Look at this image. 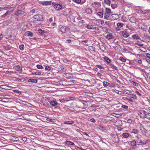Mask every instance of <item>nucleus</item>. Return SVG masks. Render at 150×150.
Wrapping results in <instances>:
<instances>
[{
    "label": "nucleus",
    "mask_w": 150,
    "mask_h": 150,
    "mask_svg": "<svg viewBox=\"0 0 150 150\" xmlns=\"http://www.w3.org/2000/svg\"><path fill=\"white\" fill-rule=\"evenodd\" d=\"M105 12L104 13V17L106 19H108L110 15L111 14L112 12L110 9L106 8Z\"/></svg>",
    "instance_id": "obj_1"
},
{
    "label": "nucleus",
    "mask_w": 150,
    "mask_h": 150,
    "mask_svg": "<svg viewBox=\"0 0 150 150\" xmlns=\"http://www.w3.org/2000/svg\"><path fill=\"white\" fill-rule=\"evenodd\" d=\"M43 18V16L41 15H37L34 16L33 18V21L35 22V21H41Z\"/></svg>",
    "instance_id": "obj_2"
},
{
    "label": "nucleus",
    "mask_w": 150,
    "mask_h": 150,
    "mask_svg": "<svg viewBox=\"0 0 150 150\" xmlns=\"http://www.w3.org/2000/svg\"><path fill=\"white\" fill-rule=\"evenodd\" d=\"M79 102H80L83 105V107H76L77 108H80L81 109H84L86 108L88 106V103L85 100H79Z\"/></svg>",
    "instance_id": "obj_3"
},
{
    "label": "nucleus",
    "mask_w": 150,
    "mask_h": 150,
    "mask_svg": "<svg viewBox=\"0 0 150 150\" xmlns=\"http://www.w3.org/2000/svg\"><path fill=\"white\" fill-rule=\"evenodd\" d=\"M93 7L96 10H98L100 9L101 6V4L100 3L96 2L92 4Z\"/></svg>",
    "instance_id": "obj_4"
},
{
    "label": "nucleus",
    "mask_w": 150,
    "mask_h": 150,
    "mask_svg": "<svg viewBox=\"0 0 150 150\" xmlns=\"http://www.w3.org/2000/svg\"><path fill=\"white\" fill-rule=\"evenodd\" d=\"M62 13L63 15L64 16H68L69 15V14L70 12V9H66L62 11Z\"/></svg>",
    "instance_id": "obj_5"
},
{
    "label": "nucleus",
    "mask_w": 150,
    "mask_h": 150,
    "mask_svg": "<svg viewBox=\"0 0 150 150\" xmlns=\"http://www.w3.org/2000/svg\"><path fill=\"white\" fill-rule=\"evenodd\" d=\"M62 7L60 4H57L54 6V8L56 10L58 11L61 10Z\"/></svg>",
    "instance_id": "obj_6"
},
{
    "label": "nucleus",
    "mask_w": 150,
    "mask_h": 150,
    "mask_svg": "<svg viewBox=\"0 0 150 150\" xmlns=\"http://www.w3.org/2000/svg\"><path fill=\"white\" fill-rule=\"evenodd\" d=\"M121 32L122 35L125 38H127L129 35V33L126 31H122Z\"/></svg>",
    "instance_id": "obj_7"
},
{
    "label": "nucleus",
    "mask_w": 150,
    "mask_h": 150,
    "mask_svg": "<svg viewBox=\"0 0 150 150\" xmlns=\"http://www.w3.org/2000/svg\"><path fill=\"white\" fill-rule=\"evenodd\" d=\"M24 12L21 10H19L17 11L15 13V15L18 16L21 15H23L24 13Z\"/></svg>",
    "instance_id": "obj_8"
},
{
    "label": "nucleus",
    "mask_w": 150,
    "mask_h": 150,
    "mask_svg": "<svg viewBox=\"0 0 150 150\" xmlns=\"http://www.w3.org/2000/svg\"><path fill=\"white\" fill-rule=\"evenodd\" d=\"M129 21L132 23H135L136 22V19L135 17L133 16L130 18Z\"/></svg>",
    "instance_id": "obj_9"
},
{
    "label": "nucleus",
    "mask_w": 150,
    "mask_h": 150,
    "mask_svg": "<svg viewBox=\"0 0 150 150\" xmlns=\"http://www.w3.org/2000/svg\"><path fill=\"white\" fill-rule=\"evenodd\" d=\"M74 123V122L73 121H64V124L67 125H72Z\"/></svg>",
    "instance_id": "obj_10"
},
{
    "label": "nucleus",
    "mask_w": 150,
    "mask_h": 150,
    "mask_svg": "<svg viewBox=\"0 0 150 150\" xmlns=\"http://www.w3.org/2000/svg\"><path fill=\"white\" fill-rule=\"evenodd\" d=\"M25 36L32 37L33 36V34L31 32L27 31L25 33Z\"/></svg>",
    "instance_id": "obj_11"
},
{
    "label": "nucleus",
    "mask_w": 150,
    "mask_h": 150,
    "mask_svg": "<svg viewBox=\"0 0 150 150\" xmlns=\"http://www.w3.org/2000/svg\"><path fill=\"white\" fill-rule=\"evenodd\" d=\"M50 104L52 106H55L58 105V103L55 101L52 100L50 102Z\"/></svg>",
    "instance_id": "obj_12"
},
{
    "label": "nucleus",
    "mask_w": 150,
    "mask_h": 150,
    "mask_svg": "<svg viewBox=\"0 0 150 150\" xmlns=\"http://www.w3.org/2000/svg\"><path fill=\"white\" fill-rule=\"evenodd\" d=\"M72 74L69 73H66L64 74V76L68 78H71Z\"/></svg>",
    "instance_id": "obj_13"
},
{
    "label": "nucleus",
    "mask_w": 150,
    "mask_h": 150,
    "mask_svg": "<svg viewBox=\"0 0 150 150\" xmlns=\"http://www.w3.org/2000/svg\"><path fill=\"white\" fill-rule=\"evenodd\" d=\"M59 31H61L62 33H65L66 31V28L63 26L61 27L59 29Z\"/></svg>",
    "instance_id": "obj_14"
},
{
    "label": "nucleus",
    "mask_w": 150,
    "mask_h": 150,
    "mask_svg": "<svg viewBox=\"0 0 150 150\" xmlns=\"http://www.w3.org/2000/svg\"><path fill=\"white\" fill-rule=\"evenodd\" d=\"M51 2L50 1H43L42 3V4L43 5H50L51 4Z\"/></svg>",
    "instance_id": "obj_15"
},
{
    "label": "nucleus",
    "mask_w": 150,
    "mask_h": 150,
    "mask_svg": "<svg viewBox=\"0 0 150 150\" xmlns=\"http://www.w3.org/2000/svg\"><path fill=\"white\" fill-rule=\"evenodd\" d=\"M28 81L29 82H31L33 83H37L38 82V80L35 79H29Z\"/></svg>",
    "instance_id": "obj_16"
},
{
    "label": "nucleus",
    "mask_w": 150,
    "mask_h": 150,
    "mask_svg": "<svg viewBox=\"0 0 150 150\" xmlns=\"http://www.w3.org/2000/svg\"><path fill=\"white\" fill-rule=\"evenodd\" d=\"M85 11L86 13L88 14H90L92 13L91 10L89 8H86L85 9Z\"/></svg>",
    "instance_id": "obj_17"
},
{
    "label": "nucleus",
    "mask_w": 150,
    "mask_h": 150,
    "mask_svg": "<svg viewBox=\"0 0 150 150\" xmlns=\"http://www.w3.org/2000/svg\"><path fill=\"white\" fill-rule=\"evenodd\" d=\"M97 15L100 18H102L103 16V13L101 12H99L97 13Z\"/></svg>",
    "instance_id": "obj_18"
},
{
    "label": "nucleus",
    "mask_w": 150,
    "mask_h": 150,
    "mask_svg": "<svg viewBox=\"0 0 150 150\" xmlns=\"http://www.w3.org/2000/svg\"><path fill=\"white\" fill-rule=\"evenodd\" d=\"M112 35L111 34H108L106 37V38L108 40H110L112 38Z\"/></svg>",
    "instance_id": "obj_19"
},
{
    "label": "nucleus",
    "mask_w": 150,
    "mask_h": 150,
    "mask_svg": "<svg viewBox=\"0 0 150 150\" xmlns=\"http://www.w3.org/2000/svg\"><path fill=\"white\" fill-rule=\"evenodd\" d=\"M132 37L134 39H140L139 37L137 35H132Z\"/></svg>",
    "instance_id": "obj_20"
},
{
    "label": "nucleus",
    "mask_w": 150,
    "mask_h": 150,
    "mask_svg": "<svg viewBox=\"0 0 150 150\" xmlns=\"http://www.w3.org/2000/svg\"><path fill=\"white\" fill-rule=\"evenodd\" d=\"M113 141L116 143H118L119 141V139L118 137L117 136H115L114 139H113Z\"/></svg>",
    "instance_id": "obj_21"
},
{
    "label": "nucleus",
    "mask_w": 150,
    "mask_h": 150,
    "mask_svg": "<svg viewBox=\"0 0 150 150\" xmlns=\"http://www.w3.org/2000/svg\"><path fill=\"white\" fill-rule=\"evenodd\" d=\"M122 136L124 138H127L129 136V134L128 133H124L122 134Z\"/></svg>",
    "instance_id": "obj_22"
},
{
    "label": "nucleus",
    "mask_w": 150,
    "mask_h": 150,
    "mask_svg": "<svg viewBox=\"0 0 150 150\" xmlns=\"http://www.w3.org/2000/svg\"><path fill=\"white\" fill-rule=\"evenodd\" d=\"M131 143L132 146H134L136 144V142L134 139L132 140L131 141Z\"/></svg>",
    "instance_id": "obj_23"
},
{
    "label": "nucleus",
    "mask_w": 150,
    "mask_h": 150,
    "mask_svg": "<svg viewBox=\"0 0 150 150\" xmlns=\"http://www.w3.org/2000/svg\"><path fill=\"white\" fill-rule=\"evenodd\" d=\"M143 116L144 118H146L150 120V115L149 114H146L144 115Z\"/></svg>",
    "instance_id": "obj_24"
},
{
    "label": "nucleus",
    "mask_w": 150,
    "mask_h": 150,
    "mask_svg": "<svg viewBox=\"0 0 150 150\" xmlns=\"http://www.w3.org/2000/svg\"><path fill=\"white\" fill-rule=\"evenodd\" d=\"M104 59L108 63H110V60L108 57H104Z\"/></svg>",
    "instance_id": "obj_25"
},
{
    "label": "nucleus",
    "mask_w": 150,
    "mask_h": 150,
    "mask_svg": "<svg viewBox=\"0 0 150 150\" xmlns=\"http://www.w3.org/2000/svg\"><path fill=\"white\" fill-rule=\"evenodd\" d=\"M66 144L67 145H74V144L73 142L71 141H67L66 142Z\"/></svg>",
    "instance_id": "obj_26"
},
{
    "label": "nucleus",
    "mask_w": 150,
    "mask_h": 150,
    "mask_svg": "<svg viewBox=\"0 0 150 150\" xmlns=\"http://www.w3.org/2000/svg\"><path fill=\"white\" fill-rule=\"evenodd\" d=\"M124 25V24L122 23H118L117 24V26L119 27V28H122L123 27Z\"/></svg>",
    "instance_id": "obj_27"
},
{
    "label": "nucleus",
    "mask_w": 150,
    "mask_h": 150,
    "mask_svg": "<svg viewBox=\"0 0 150 150\" xmlns=\"http://www.w3.org/2000/svg\"><path fill=\"white\" fill-rule=\"evenodd\" d=\"M86 27L88 29H93V27L92 25H86Z\"/></svg>",
    "instance_id": "obj_28"
},
{
    "label": "nucleus",
    "mask_w": 150,
    "mask_h": 150,
    "mask_svg": "<svg viewBox=\"0 0 150 150\" xmlns=\"http://www.w3.org/2000/svg\"><path fill=\"white\" fill-rule=\"evenodd\" d=\"M119 59L120 61L123 62H125L126 60L122 57H121L119 58Z\"/></svg>",
    "instance_id": "obj_29"
},
{
    "label": "nucleus",
    "mask_w": 150,
    "mask_h": 150,
    "mask_svg": "<svg viewBox=\"0 0 150 150\" xmlns=\"http://www.w3.org/2000/svg\"><path fill=\"white\" fill-rule=\"evenodd\" d=\"M130 97L131 98L136 99L137 98L136 96L135 95L133 94H131L130 95Z\"/></svg>",
    "instance_id": "obj_30"
},
{
    "label": "nucleus",
    "mask_w": 150,
    "mask_h": 150,
    "mask_svg": "<svg viewBox=\"0 0 150 150\" xmlns=\"http://www.w3.org/2000/svg\"><path fill=\"white\" fill-rule=\"evenodd\" d=\"M89 49L92 51H95V48L92 46L89 47Z\"/></svg>",
    "instance_id": "obj_31"
},
{
    "label": "nucleus",
    "mask_w": 150,
    "mask_h": 150,
    "mask_svg": "<svg viewBox=\"0 0 150 150\" xmlns=\"http://www.w3.org/2000/svg\"><path fill=\"white\" fill-rule=\"evenodd\" d=\"M88 121L93 122V123H94L96 122L95 120L93 118H91L90 119L89 118L88 119Z\"/></svg>",
    "instance_id": "obj_32"
},
{
    "label": "nucleus",
    "mask_w": 150,
    "mask_h": 150,
    "mask_svg": "<svg viewBox=\"0 0 150 150\" xmlns=\"http://www.w3.org/2000/svg\"><path fill=\"white\" fill-rule=\"evenodd\" d=\"M117 6L116 4H113L111 5V7L113 9L116 8Z\"/></svg>",
    "instance_id": "obj_33"
},
{
    "label": "nucleus",
    "mask_w": 150,
    "mask_h": 150,
    "mask_svg": "<svg viewBox=\"0 0 150 150\" xmlns=\"http://www.w3.org/2000/svg\"><path fill=\"white\" fill-rule=\"evenodd\" d=\"M24 46L23 45H21L19 46V48L20 50H23L24 49Z\"/></svg>",
    "instance_id": "obj_34"
},
{
    "label": "nucleus",
    "mask_w": 150,
    "mask_h": 150,
    "mask_svg": "<svg viewBox=\"0 0 150 150\" xmlns=\"http://www.w3.org/2000/svg\"><path fill=\"white\" fill-rule=\"evenodd\" d=\"M139 112L141 114L144 115H146V112L144 110H140L139 111Z\"/></svg>",
    "instance_id": "obj_35"
},
{
    "label": "nucleus",
    "mask_w": 150,
    "mask_h": 150,
    "mask_svg": "<svg viewBox=\"0 0 150 150\" xmlns=\"http://www.w3.org/2000/svg\"><path fill=\"white\" fill-rule=\"evenodd\" d=\"M105 2L106 4L110 5V0H105Z\"/></svg>",
    "instance_id": "obj_36"
},
{
    "label": "nucleus",
    "mask_w": 150,
    "mask_h": 150,
    "mask_svg": "<svg viewBox=\"0 0 150 150\" xmlns=\"http://www.w3.org/2000/svg\"><path fill=\"white\" fill-rule=\"evenodd\" d=\"M68 99H69L68 101H69L70 100H76V98L74 97H70Z\"/></svg>",
    "instance_id": "obj_37"
},
{
    "label": "nucleus",
    "mask_w": 150,
    "mask_h": 150,
    "mask_svg": "<svg viewBox=\"0 0 150 150\" xmlns=\"http://www.w3.org/2000/svg\"><path fill=\"white\" fill-rule=\"evenodd\" d=\"M32 75H40L41 74L40 72H35L34 73H32Z\"/></svg>",
    "instance_id": "obj_38"
},
{
    "label": "nucleus",
    "mask_w": 150,
    "mask_h": 150,
    "mask_svg": "<svg viewBox=\"0 0 150 150\" xmlns=\"http://www.w3.org/2000/svg\"><path fill=\"white\" fill-rule=\"evenodd\" d=\"M37 68L38 69H42L43 68V67L41 65L38 64L37 65Z\"/></svg>",
    "instance_id": "obj_39"
},
{
    "label": "nucleus",
    "mask_w": 150,
    "mask_h": 150,
    "mask_svg": "<svg viewBox=\"0 0 150 150\" xmlns=\"http://www.w3.org/2000/svg\"><path fill=\"white\" fill-rule=\"evenodd\" d=\"M73 1L77 4H79L81 2V0H73Z\"/></svg>",
    "instance_id": "obj_40"
},
{
    "label": "nucleus",
    "mask_w": 150,
    "mask_h": 150,
    "mask_svg": "<svg viewBox=\"0 0 150 150\" xmlns=\"http://www.w3.org/2000/svg\"><path fill=\"white\" fill-rule=\"evenodd\" d=\"M115 115H117V116H115V117H119L122 116V114H114Z\"/></svg>",
    "instance_id": "obj_41"
},
{
    "label": "nucleus",
    "mask_w": 150,
    "mask_h": 150,
    "mask_svg": "<svg viewBox=\"0 0 150 150\" xmlns=\"http://www.w3.org/2000/svg\"><path fill=\"white\" fill-rule=\"evenodd\" d=\"M132 84L136 86H138V84L137 83H136L134 81H132Z\"/></svg>",
    "instance_id": "obj_42"
},
{
    "label": "nucleus",
    "mask_w": 150,
    "mask_h": 150,
    "mask_svg": "<svg viewBox=\"0 0 150 150\" xmlns=\"http://www.w3.org/2000/svg\"><path fill=\"white\" fill-rule=\"evenodd\" d=\"M1 87L4 89H6L7 88V86L5 85H2L1 86Z\"/></svg>",
    "instance_id": "obj_43"
},
{
    "label": "nucleus",
    "mask_w": 150,
    "mask_h": 150,
    "mask_svg": "<svg viewBox=\"0 0 150 150\" xmlns=\"http://www.w3.org/2000/svg\"><path fill=\"white\" fill-rule=\"evenodd\" d=\"M108 83L106 82H104L103 83V85L104 86H108Z\"/></svg>",
    "instance_id": "obj_44"
},
{
    "label": "nucleus",
    "mask_w": 150,
    "mask_h": 150,
    "mask_svg": "<svg viewBox=\"0 0 150 150\" xmlns=\"http://www.w3.org/2000/svg\"><path fill=\"white\" fill-rule=\"evenodd\" d=\"M122 107L125 109H126L128 108V107L126 105H123L122 106Z\"/></svg>",
    "instance_id": "obj_45"
},
{
    "label": "nucleus",
    "mask_w": 150,
    "mask_h": 150,
    "mask_svg": "<svg viewBox=\"0 0 150 150\" xmlns=\"http://www.w3.org/2000/svg\"><path fill=\"white\" fill-rule=\"evenodd\" d=\"M97 66L100 69H104L103 67H102L101 65H98Z\"/></svg>",
    "instance_id": "obj_46"
},
{
    "label": "nucleus",
    "mask_w": 150,
    "mask_h": 150,
    "mask_svg": "<svg viewBox=\"0 0 150 150\" xmlns=\"http://www.w3.org/2000/svg\"><path fill=\"white\" fill-rule=\"evenodd\" d=\"M100 49H101V50L103 51H104L105 50V47H103V46H101L100 47Z\"/></svg>",
    "instance_id": "obj_47"
},
{
    "label": "nucleus",
    "mask_w": 150,
    "mask_h": 150,
    "mask_svg": "<svg viewBox=\"0 0 150 150\" xmlns=\"http://www.w3.org/2000/svg\"><path fill=\"white\" fill-rule=\"evenodd\" d=\"M45 69L46 70L49 71L50 70L51 68L49 67L46 66L45 67Z\"/></svg>",
    "instance_id": "obj_48"
},
{
    "label": "nucleus",
    "mask_w": 150,
    "mask_h": 150,
    "mask_svg": "<svg viewBox=\"0 0 150 150\" xmlns=\"http://www.w3.org/2000/svg\"><path fill=\"white\" fill-rule=\"evenodd\" d=\"M142 11H143V12H142V13H143V14H146V13H148V11L147 10H142Z\"/></svg>",
    "instance_id": "obj_49"
},
{
    "label": "nucleus",
    "mask_w": 150,
    "mask_h": 150,
    "mask_svg": "<svg viewBox=\"0 0 150 150\" xmlns=\"http://www.w3.org/2000/svg\"><path fill=\"white\" fill-rule=\"evenodd\" d=\"M22 140L24 142H26L27 140V139L26 137H23L22 139Z\"/></svg>",
    "instance_id": "obj_50"
},
{
    "label": "nucleus",
    "mask_w": 150,
    "mask_h": 150,
    "mask_svg": "<svg viewBox=\"0 0 150 150\" xmlns=\"http://www.w3.org/2000/svg\"><path fill=\"white\" fill-rule=\"evenodd\" d=\"M14 91L15 93H21V91H18V90H14Z\"/></svg>",
    "instance_id": "obj_51"
},
{
    "label": "nucleus",
    "mask_w": 150,
    "mask_h": 150,
    "mask_svg": "<svg viewBox=\"0 0 150 150\" xmlns=\"http://www.w3.org/2000/svg\"><path fill=\"white\" fill-rule=\"evenodd\" d=\"M145 144V143L143 142V143H142V141H140L139 142V145H144Z\"/></svg>",
    "instance_id": "obj_52"
},
{
    "label": "nucleus",
    "mask_w": 150,
    "mask_h": 150,
    "mask_svg": "<svg viewBox=\"0 0 150 150\" xmlns=\"http://www.w3.org/2000/svg\"><path fill=\"white\" fill-rule=\"evenodd\" d=\"M82 134L85 135L87 136H88V135L86 132H82Z\"/></svg>",
    "instance_id": "obj_53"
},
{
    "label": "nucleus",
    "mask_w": 150,
    "mask_h": 150,
    "mask_svg": "<svg viewBox=\"0 0 150 150\" xmlns=\"http://www.w3.org/2000/svg\"><path fill=\"white\" fill-rule=\"evenodd\" d=\"M146 57L149 58V59H150V54L149 53H146Z\"/></svg>",
    "instance_id": "obj_54"
},
{
    "label": "nucleus",
    "mask_w": 150,
    "mask_h": 150,
    "mask_svg": "<svg viewBox=\"0 0 150 150\" xmlns=\"http://www.w3.org/2000/svg\"><path fill=\"white\" fill-rule=\"evenodd\" d=\"M137 45H138L140 46H141V47H142L144 45L142 44H139L138 42H137Z\"/></svg>",
    "instance_id": "obj_55"
},
{
    "label": "nucleus",
    "mask_w": 150,
    "mask_h": 150,
    "mask_svg": "<svg viewBox=\"0 0 150 150\" xmlns=\"http://www.w3.org/2000/svg\"><path fill=\"white\" fill-rule=\"evenodd\" d=\"M8 12H7L6 13H5L4 14V15H3L2 16V17H5V16H6L8 14Z\"/></svg>",
    "instance_id": "obj_56"
},
{
    "label": "nucleus",
    "mask_w": 150,
    "mask_h": 150,
    "mask_svg": "<svg viewBox=\"0 0 150 150\" xmlns=\"http://www.w3.org/2000/svg\"><path fill=\"white\" fill-rule=\"evenodd\" d=\"M142 12H143L142 10L141 9L139 10L138 11V12L140 13H142Z\"/></svg>",
    "instance_id": "obj_57"
},
{
    "label": "nucleus",
    "mask_w": 150,
    "mask_h": 150,
    "mask_svg": "<svg viewBox=\"0 0 150 150\" xmlns=\"http://www.w3.org/2000/svg\"><path fill=\"white\" fill-rule=\"evenodd\" d=\"M136 93L137 95H138L139 96H141V93L138 91H136Z\"/></svg>",
    "instance_id": "obj_58"
},
{
    "label": "nucleus",
    "mask_w": 150,
    "mask_h": 150,
    "mask_svg": "<svg viewBox=\"0 0 150 150\" xmlns=\"http://www.w3.org/2000/svg\"><path fill=\"white\" fill-rule=\"evenodd\" d=\"M137 132V129H134L133 130L132 132L134 133H136Z\"/></svg>",
    "instance_id": "obj_59"
},
{
    "label": "nucleus",
    "mask_w": 150,
    "mask_h": 150,
    "mask_svg": "<svg viewBox=\"0 0 150 150\" xmlns=\"http://www.w3.org/2000/svg\"><path fill=\"white\" fill-rule=\"evenodd\" d=\"M87 42V41L86 40H83L82 41V43L83 44H84L85 43H86Z\"/></svg>",
    "instance_id": "obj_60"
},
{
    "label": "nucleus",
    "mask_w": 150,
    "mask_h": 150,
    "mask_svg": "<svg viewBox=\"0 0 150 150\" xmlns=\"http://www.w3.org/2000/svg\"><path fill=\"white\" fill-rule=\"evenodd\" d=\"M53 120H54L50 119H49V120H47V121H50L52 122H54V121H53Z\"/></svg>",
    "instance_id": "obj_61"
},
{
    "label": "nucleus",
    "mask_w": 150,
    "mask_h": 150,
    "mask_svg": "<svg viewBox=\"0 0 150 150\" xmlns=\"http://www.w3.org/2000/svg\"><path fill=\"white\" fill-rule=\"evenodd\" d=\"M128 100L130 102H133V100L132 98H129L128 99Z\"/></svg>",
    "instance_id": "obj_62"
},
{
    "label": "nucleus",
    "mask_w": 150,
    "mask_h": 150,
    "mask_svg": "<svg viewBox=\"0 0 150 150\" xmlns=\"http://www.w3.org/2000/svg\"><path fill=\"white\" fill-rule=\"evenodd\" d=\"M49 21L50 22H51L53 21V19L52 18H50L49 19Z\"/></svg>",
    "instance_id": "obj_63"
},
{
    "label": "nucleus",
    "mask_w": 150,
    "mask_h": 150,
    "mask_svg": "<svg viewBox=\"0 0 150 150\" xmlns=\"http://www.w3.org/2000/svg\"><path fill=\"white\" fill-rule=\"evenodd\" d=\"M146 61L148 63L150 64V60H149V59H147L146 60Z\"/></svg>",
    "instance_id": "obj_64"
}]
</instances>
